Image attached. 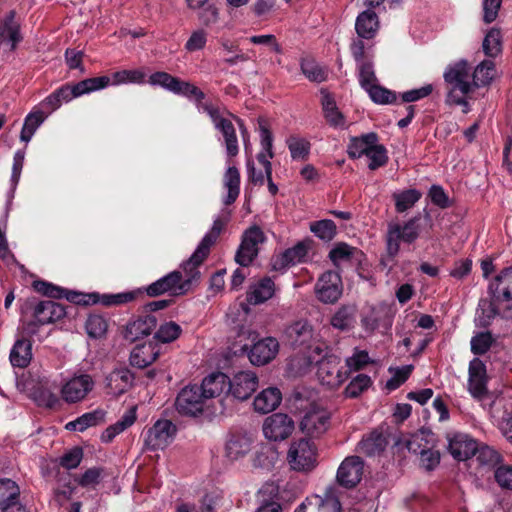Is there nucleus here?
<instances>
[{
    "label": "nucleus",
    "mask_w": 512,
    "mask_h": 512,
    "mask_svg": "<svg viewBox=\"0 0 512 512\" xmlns=\"http://www.w3.org/2000/svg\"><path fill=\"white\" fill-rule=\"evenodd\" d=\"M379 142V137L375 132H369L357 137H351L347 146V154L351 159L360 158L367 155L372 145Z\"/></svg>",
    "instance_id": "obj_32"
},
{
    "label": "nucleus",
    "mask_w": 512,
    "mask_h": 512,
    "mask_svg": "<svg viewBox=\"0 0 512 512\" xmlns=\"http://www.w3.org/2000/svg\"><path fill=\"white\" fill-rule=\"evenodd\" d=\"M448 450L454 459L464 461L476 455L478 442L470 435L455 432L447 435Z\"/></svg>",
    "instance_id": "obj_16"
},
{
    "label": "nucleus",
    "mask_w": 512,
    "mask_h": 512,
    "mask_svg": "<svg viewBox=\"0 0 512 512\" xmlns=\"http://www.w3.org/2000/svg\"><path fill=\"white\" fill-rule=\"evenodd\" d=\"M489 292L496 301L512 306V266L504 268L489 284Z\"/></svg>",
    "instance_id": "obj_22"
},
{
    "label": "nucleus",
    "mask_w": 512,
    "mask_h": 512,
    "mask_svg": "<svg viewBox=\"0 0 512 512\" xmlns=\"http://www.w3.org/2000/svg\"><path fill=\"white\" fill-rule=\"evenodd\" d=\"M356 309L354 306H342L332 317L331 324L340 330H348L355 323Z\"/></svg>",
    "instance_id": "obj_44"
},
{
    "label": "nucleus",
    "mask_w": 512,
    "mask_h": 512,
    "mask_svg": "<svg viewBox=\"0 0 512 512\" xmlns=\"http://www.w3.org/2000/svg\"><path fill=\"white\" fill-rule=\"evenodd\" d=\"M206 399L197 384L182 388L175 400V408L182 416L197 417L204 411Z\"/></svg>",
    "instance_id": "obj_7"
},
{
    "label": "nucleus",
    "mask_w": 512,
    "mask_h": 512,
    "mask_svg": "<svg viewBox=\"0 0 512 512\" xmlns=\"http://www.w3.org/2000/svg\"><path fill=\"white\" fill-rule=\"evenodd\" d=\"M488 375L485 363L475 357L469 363L468 390L476 399H483L487 393Z\"/></svg>",
    "instance_id": "obj_14"
},
{
    "label": "nucleus",
    "mask_w": 512,
    "mask_h": 512,
    "mask_svg": "<svg viewBox=\"0 0 512 512\" xmlns=\"http://www.w3.org/2000/svg\"><path fill=\"white\" fill-rule=\"evenodd\" d=\"M483 51L489 57H495L501 52L500 31L491 29L483 40Z\"/></svg>",
    "instance_id": "obj_55"
},
{
    "label": "nucleus",
    "mask_w": 512,
    "mask_h": 512,
    "mask_svg": "<svg viewBox=\"0 0 512 512\" xmlns=\"http://www.w3.org/2000/svg\"><path fill=\"white\" fill-rule=\"evenodd\" d=\"M33 287L37 292H39L49 298H53V299L65 298L66 291H67V289H65L63 287L56 286L52 283L42 281V280L34 281Z\"/></svg>",
    "instance_id": "obj_57"
},
{
    "label": "nucleus",
    "mask_w": 512,
    "mask_h": 512,
    "mask_svg": "<svg viewBox=\"0 0 512 512\" xmlns=\"http://www.w3.org/2000/svg\"><path fill=\"white\" fill-rule=\"evenodd\" d=\"M93 385L92 378L87 374L74 377L62 387V397L68 403H76L86 397Z\"/></svg>",
    "instance_id": "obj_18"
},
{
    "label": "nucleus",
    "mask_w": 512,
    "mask_h": 512,
    "mask_svg": "<svg viewBox=\"0 0 512 512\" xmlns=\"http://www.w3.org/2000/svg\"><path fill=\"white\" fill-rule=\"evenodd\" d=\"M361 322L365 330L370 332L380 328L388 330L392 325V314L383 304L372 306L363 315Z\"/></svg>",
    "instance_id": "obj_20"
},
{
    "label": "nucleus",
    "mask_w": 512,
    "mask_h": 512,
    "mask_svg": "<svg viewBox=\"0 0 512 512\" xmlns=\"http://www.w3.org/2000/svg\"><path fill=\"white\" fill-rule=\"evenodd\" d=\"M229 384V377L220 371L212 372L203 378L201 389L206 401L209 399L217 398L225 394L227 396Z\"/></svg>",
    "instance_id": "obj_24"
},
{
    "label": "nucleus",
    "mask_w": 512,
    "mask_h": 512,
    "mask_svg": "<svg viewBox=\"0 0 512 512\" xmlns=\"http://www.w3.org/2000/svg\"><path fill=\"white\" fill-rule=\"evenodd\" d=\"M176 432L177 427L171 420L160 419L146 432L144 447L150 451L164 449L172 442Z\"/></svg>",
    "instance_id": "obj_8"
},
{
    "label": "nucleus",
    "mask_w": 512,
    "mask_h": 512,
    "mask_svg": "<svg viewBox=\"0 0 512 512\" xmlns=\"http://www.w3.org/2000/svg\"><path fill=\"white\" fill-rule=\"evenodd\" d=\"M301 70L310 81L321 83L327 79V72L313 59H303Z\"/></svg>",
    "instance_id": "obj_49"
},
{
    "label": "nucleus",
    "mask_w": 512,
    "mask_h": 512,
    "mask_svg": "<svg viewBox=\"0 0 512 512\" xmlns=\"http://www.w3.org/2000/svg\"><path fill=\"white\" fill-rule=\"evenodd\" d=\"M372 385L370 376L359 373L346 386L344 394L348 398H357Z\"/></svg>",
    "instance_id": "obj_46"
},
{
    "label": "nucleus",
    "mask_w": 512,
    "mask_h": 512,
    "mask_svg": "<svg viewBox=\"0 0 512 512\" xmlns=\"http://www.w3.org/2000/svg\"><path fill=\"white\" fill-rule=\"evenodd\" d=\"M293 419L284 413H274L268 416L263 423L264 436L270 441L287 439L294 431Z\"/></svg>",
    "instance_id": "obj_11"
},
{
    "label": "nucleus",
    "mask_w": 512,
    "mask_h": 512,
    "mask_svg": "<svg viewBox=\"0 0 512 512\" xmlns=\"http://www.w3.org/2000/svg\"><path fill=\"white\" fill-rule=\"evenodd\" d=\"M322 94V108L326 120L333 126H340L344 124V117L338 110L333 96L325 89H321Z\"/></svg>",
    "instance_id": "obj_39"
},
{
    "label": "nucleus",
    "mask_w": 512,
    "mask_h": 512,
    "mask_svg": "<svg viewBox=\"0 0 512 512\" xmlns=\"http://www.w3.org/2000/svg\"><path fill=\"white\" fill-rule=\"evenodd\" d=\"M366 156L370 160L368 165L370 170H376L382 166H385L388 162L387 150L384 145L379 144L378 142L372 145V148L369 150Z\"/></svg>",
    "instance_id": "obj_54"
},
{
    "label": "nucleus",
    "mask_w": 512,
    "mask_h": 512,
    "mask_svg": "<svg viewBox=\"0 0 512 512\" xmlns=\"http://www.w3.org/2000/svg\"><path fill=\"white\" fill-rule=\"evenodd\" d=\"M497 484L506 490H512V465L500 464L494 471Z\"/></svg>",
    "instance_id": "obj_64"
},
{
    "label": "nucleus",
    "mask_w": 512,
    "mask_h": 512,
    "mask_svg": "<svg viewBox=\"0 0 512 512\" xmlns=\"http://www.w3.org/2000/svg\"><path fill=\"white\" fill-rule=\"evenodd\" d=\"M443 77L449 86L448 101L455 105H467L466 96L475 91L468 62L460 60L449 65Z\"/></svg>",
    "instance_id": "obj_3"
},
{
    "label": "nucleus",
    "mask_w": 512,
    "mask_h": 512,
    "mask_svg": "<svg viewBox=\"0 0 512 512\" xmlns=\"http://www.w3.org/2000/svg\"><path fill=\"white\" fill-rule=\"evenodd\" d=\"M258 376L252 371H240L229 378L227 396L239 401L249 399L258 387Z\"/></svg>",
    "instance_id": "obj_12"
},
{
    "label": "nucleus",
    "mask_w": 512,
    "mask_h": 512,
    "mask_svg": "<svg viewBox=\"0 0 512 512\" xmlns=\"http://www.w3.org/2000/svg\"><path fill=\"white\" fill-rule=\"evenodd\" d=\"M287 460L293 470L310 472L317 465V447L310 439L295 441L288 450Z\"/></svg>",
    "instance_id": "obj_4"
},
{
    "label": "nucleus",
    "mask_w": 512,
    "mask_h": 512,
    "mask_svg": "<svg viewBox=\"0 0 512 512\" xmlns=\"http://www.w3.org/2000/svg\"><path fill=\"white\" fill-rule=\"evenodd\" d=\"M209 253L207 251H202V253H198V247L192 254V256L183 264V270L186 276V279H182V283L185 284V290H188V287L196 282L200 278V271L198 267L204 262V260L208 257Z\"/></svg>",
    "instance_id": "obj_36"
},
{
    "label": "nucleus",
    "mask_w": 512,
    "mask_h": 512,
    "mask_svg": "<svg viewBox=\"0 0 512 512\" xmlns=\"http://www.w3.org/2000/svg\"><path fill=\"white\" fill-rule=\"evenodd\" d=\"M480 323L484 326L489 325L491 320L497 315L502 318L512 319V306L506 305L501 301H496L494 296L491 299H481L478 304Z\"/></svg>",
    "instance_id": "obj_19"
},
{
    "label": "nucleus",
    "mask_w": 512,
    "mask_h": 512,
    "mask_svg": "<svg viewBox=\"0 0 512 512\" xmlns=\"http://www.w3.org/2000/svg\"><path fill=\"white\" fill-rule=\"evenodd\" d=\"M312 512H341L342 506L335 486L326 488L323 496H312Z\"/></svg>",
    "instance_id": "obj_29"
},
{
    "label": "nucleus",
    "mask_w": 512,
    "mask_h": 512,
    "mask_svg": "<svg viewBox=\"0 0 512 512\" xmlns=\"http://www.w3.org/2000/svg\"><path fill=\"white\" fill-rule=\"evenodd\" d=\"M363 470L364 462L361 457L348 456L342 461L337 470V483L346 489H352L360 483Z\"/></svg>",
    "instance_id": "obj_13"
},
{
    "label": "nucleus",
    "mask_w": 512,
    "mask_h": 512,
    "mask_svg": "<svg viewBox=\"0 0 512 512\" xmlns=\"http://www.w3.org/2000/svg\"><path fill=\"white\" fill-rule=\"evenodd\" d=\"M369 354H353L346 359L345 365L340 366V357L337 354H324L316 359L317 375L321 382L331 388L342 385L352 372L363 369L369 362Z\"/></svg>",
    "instance_id": "obj_1"
},
{
    "label": "nucleus",
    "mask_w": 512,
    "mask_h": 512,
    "mask_svg": "<svg viewBox=\"0 0 512 512\" xmlns=\"http://www.w3.org/2000/svg\"><path fill=\"white\" fill-rule=\"evenodd\" d=\"M103 474L104 468L92 467L87 469L76 481L83 488L95 487L101 482Z\"/></svg>",
    "instance_id": "obj_59"
},
{
    "label": "nucleus",
    "mask_w": 512,
    "mask_h": 512,
    "mask_svg": "<svg viewBox=\"0 0 512 512\" xmlns=\"http://www.w3.org/2000/svg\"><path fill=\"white\" fill-rule=\"evenodd\" d=\"M315 293L319 301L325 304H333L342 295V280L335 271H326L315 284Z\"/></svg>",
    "instance_id": "obj_10"
},
{
    "label": "nucleus",
    "mask_w": 512,
    "mask_h": 512,
    "mask_svg": "<svg viewBox=\"0 0 512 512\" xmlns=\"http://www.w3.org/2000/svg\"><path fill=\"white\" fill-rule=\"evenodd\" d=\"M422 194L417 189H408L393 194L395 200V209L398 213H403L411 209L421 198Z\"/></svg>",
    "instance_id": "obj_42"
},
{
    "label": "nucleus",
    "mask_w": 512,
    "mask_h": 512,
    "mask_svg": "<svg viewBox=\"0 0 512 512\" xmlns=\"http://www.w3.org/2000/svg\"><path fill=\"white\" fill-rule=\"evenodd\" d=\"M85 328L89 337L101 339L106 335L108 323L103 316L93 314L87 318Z\"/></svg>",
    "instance_id": "obj_47"
},
{
    "label": "nucleus",
    "mask_w": 512,
    "mask_h": 512,
    "mask_svg": "<svg viewBox=\"0 0 512 512\" xmlns=\"http://www.w3.org/2000/svg\"><path fill=\"white\" fill-rule=\"evenodd\" d=\"M283 341L290 349L299 352H322L319 346L314 347L313 329L307 321L299 320L287 326Z\"/></svg>",
    "instance_id": "obj_5"
},
{
    "label": "nucleus",
    "mask_w": 512,
    "mask_h": 512,
    "mask_svg": "<svg viewBox=\"0 0 512 512\" xmlns=\"http://www.w3.org/2000/svg\"><path fill=\"white\" fill-rule=\"evenodd\" d=\"M106 412L102 409H96L84 413L76 418V424H79L78 431L83 432L89 427L97 426L105 421Z\"/></svg>",
    "instance_id": "obj_51"
},
{
    "label": "nucleus",
    "mask_w": 512,
    "mask_h": 512,
    "mask_svg": "<svg viewBox=\"0 0 512 512\" xmlns=\"http://www.w3.org/2000/svg\"><path fill=\"white\" fill-rule=\"evenodd\" d=\"M21 25L17 19L15 10H10L3 18L0 19V41L10 44L13 51L22 41Z\"/></svg>",
    "instance_id": "obj_21"
},
{
    "label": "nucleus",
    "mask_w": 512,
    "mask_h": 512,
    "mask_svg": "<svg viewBox=\"0 0 512 512\" xmlns=\"http://www.w3.org/2000/svg\"><path fill=\"white\" fill-rule=\"evenodd\" d=\"M274 294V281L270 277H264L250 285L246 294V300L251 305H259L271 299Z\"/></svg>",
    "instance_id": "obj_27"
},
{
    "label": "nucleus",
    "mask_w": 512,
    "mask_h": 512,
    "mask_svg": "<svg viewBox=\"0 0 512 512\" xmlns=\"http://www.w3.org/2000/svg\"><path fill=\"white\" fill-rule=\"evenodd\" d=\"M224 186L227 188L228 193L224 199L225 205L233 204L240 193V173L235 167H229L224 174Z\"/></svg>",
    "instance_id": "obj_38"
},
{
    "label": "nucleus",
    "mask_w": 512,
    "mask_h": 512,
    "mask_svg": "<svg viewBox=\"0 0 512 512\" xmlns=\"http://www.w3.org/2000/svg\"><path fill=\"white\" fill-rule=\"evenodd\" d=\"M264 240V233L258 226L247 229L235 255L236 263L243 267L249 266L258 255V245L263 243Z\"/></svg>",
    "instance_id": "obj_9"
},
{
    "label": "nucleus",
    "mask_w": 512,
    "mask_h": 512,
    "mask_svg": "<svg viewBox=\"0 0 512 512\" xmlns=\"http://www.w3.org/2000/svg\"><path fill=\"white\" fill-rule=\"evenodd\" d=\"M139 292L130 291L118 294L99 295V303L104 306H115L132 302Z\"/></svg>",
    "instance_id": "obj_60"
},
{
    "label": "nucleus",
    "mask_w": 512,
    "mask_h": 512,
    "mask_svg": "<svg viewBox=\"0 0 512 512\" xmlns=\"http://www.w3.org/2000/svg\"><path fill=\"white\" fill-rule=\"evenodd\" d=\"M281 400V391L276 387H269L255 397L253 402L254 409L262 414H267L275 410L281 403Z\"/></svg>",
    "instance_id": "obj_31"
},
{
    "label": "nucleus",
    "mask_w": 512,
    "mask_h": 512,
    "mask_svg": "<svg viewBox=\"0 0 512 512\" xmlns=\"http://www.w3.org/2000/svg\"><path fill=\"white\" fill-rule=\"evenodd\" d=\"M427 225L432 227L431 216L427 211L416 214L403 225L389 223L385 234L387 258L393 261L400 251L401 241L406 244L414 243Z\"/></svg>",
    "instance_id": "obj_2"
},
{
    "label": "nucleus",
    "mask_w": 512,
    "mask_h": 512,
    "mask_svg": "<svg viewBox=\"0 0 512 512\" xmlns=\"http://www.w3.org/2000/svg\"><path fill=\"white\" fill-rule=\"evenodd\" d=\"M111 83V78L109 76H100L94 78H87L78 83H76V90L78 94L81 96L86 93H90L93 91H97L99 89H103L107 87Z\"/></svg>",
    "instance_id": "obj_50"
},
{
    "label": "nucleus",
    "mask_w": 512,
    "mask_h": 512,
    "mask_svg": "<svg viewBox=\"0 0 512 512\" xmlns=\"http://www.w3.org/2000/svg\"><path fill=\"white\" fill-rule=\"evenodd\" d=\"M19 495V487L13 480H0V509L3 512H27L25 507L18 503Z\"/></svg>",
    "instance_id": "obj_23"
},
{
    "label": "nucleus",
    "mask_w": 512,
    "mask_h": 512,
    "mask_svg": "<svg viewBox=\"0 0 512 512\" xmlns=\"http://www.w3.org/2000/svg\"><path fill=\"white\" fill-rule=\"evenodd\" d=\"M307 247L304 243L299 242L295 246L286 249L281 254L272 259V268L275 271H282L290 266L300 263L307 256Z\"/></svg>",
    "instance_id": "obj_26"
},
{
    "label": "nucleus",
    "mask_w": 512,
    "mask_h": 512,
    "mask_svg": "<svg viewBox=\"0 0 512 512\" xmlns=\"http://www.w3.org/2000/svg\"><path fill=\"white\" fill-rule=\"evenodd\" d=\"M358 70L359 83L364 90L377 83V77L375 75L373 63L371 61L358 63Z\"/></svg>",
    "instance_id": "obj_62"
},
{
    "label": "nucleus",
    "mask_w": 512,
    "mask_h": 512,
    "mask_svg": "<svg viewBox=\"0 0 512 512\" xmlns=\"http://www.w3.org/2000/svg\"><path fill=\"white\" fill-rule=\"evenodd\" d=\"M181 327L175 322L162 324L154 335V338L161 343H170L175 341L181 334Z\"/></svg>",
    "instance_id": "obj_52"
},
{
    "label": "nucleus",
    "mask_w": 512,
    "mask_h": 512,
    "mask_svg": "<svg viewBox=\"0 0 512 512\" xmlns=\"http://www.w3.org/2000/svg\"><path fill=\"white\" fill-rule=\"evenodd\" d=\"M67 308L52 300L37 301L35 298H29L25 301L22 310L23 312L31 310L34 323L42 326L63 319L67 315Z\"/></svg>",
    "instance_id": "obj_6"
},
{
    "label": "nucleus",
    "mask_w": 512,
    "mask_h": 512,
    "mask_svg": "<svg viewBox=\"0 0 512 512\" xmlns=\"http://www.w3.org/2000/svg\"><path fill=\"white\" fill-rule=\"evenodd\" d=\"M249 343H245L240 352H278L279 342L274 337L260 338L259 334L251 331L248 334Z\"/></svg>",
    "instance_id": "obj_33"
},
{
    "label": "nucleus",
    "mask_w": 512,
    "mask_h": 512,
    "mask_svg": "<svg viewBox=\"0 0 512 512\" xmlns=\"http://www.w3.org/2000/svg\"><path fill=\"white\" fill-rule=\"evenodd\" d=\"M414 370L412 364L404 365L402 367H389L388 371L392 377L386 382L385 388L388 391H394L403 385L410 377Z\"/></svg>",
    "instance_id": "obj_43"
},
{
    "label": "nucleus",
    "mask_w": 512,
    "mask_h": 512,
    "mask_svg": "<svg viewBox=\"0 0 512 512\" xmlns=\"http://www.w3.org/2000/svg\"><path fill=\"white\" fill-rule=\"evenodd\" d=\"M145 79V73L141 70H122L112 74V83H143Z\"/></svg>",
    "instance_id": "obj_61"
},
{
    "label": "nucleus",
    "mask_w": 512,
    "mask_h": 512,
    "mask_svg": "<svg viewBox=\"0 0 512 512\" xmlns=\"http://www.w3.org/2000/svg\"><path fill=\"white\" fill-rule=\"evenodd\" d=\"M329 419L325 413H306L300 422V429L311 438L319 437L328 429Z\"/></svg>",
    "instance_id": "obj_28"
},
{
    "label": "nucleus",
    "mask_w": 512,
    "mask_h": 512,
    "mask_svg": "<svg viewBox=\"0 0 512 512\" xmlns=\"http://www.w3.org/2000/svg\"><path fill=\"white\" fill-rule=\"evenodd\" d=\"M46 117L47 114L42 110H36L29 113L25 118L24 125L20 133V139L26 143L29 142L37 128L44 122Z\"/></svg>",
    "instance_id": "obj_41"
},
{
    "label": "nucleus",
    "mask_w": 512,
    "mask_h": 512,
    "mask_svg": "<svg viewBox=\"0 0 512 512\" xmlns=\"http://www.w3.org/2000/svg\"><path fill=\"white\" fill-rule=\"evenodd\" d=\"M371 100L377 104H392L397 100L395 92L378 85L377 83L365 89Z\"/></svg>",
    "instance_id": "obj_48"
},
{
    "label": "nucleus",
    "mask_w": 512,
    "mask_h": 512,
    "mask_svg": "<svg viewBox=\"0 0 512 512\" xmlns=\"http://www.w3.org/2000/svg\"><path fill=\"white\" fill-rule=\"evenodd\" d=\"M229 220V211H223L222 214L214 220L211 229L202 238L201 242L198 245V253H202V251L204 250L210 253L211 247L216 243L217 239L219 238L220 234L224 230Z\"/></svg>",
    "instance_id": "obj_34"
},
{
    "label": "nucleus",
    "mask_w": 512,
    "mask_h": 512,
    "mask_svg": "<svg viewBox=\"0 0 512 512\" xmlns=\"http://www.w3.org/2000/svg\"><path fill=\"white\" fill-rule=\"evenodd\" d=\"M495 74V64L491 60H484L476 66L472 73L475 90L481 86L490 84Z\"/></svg>",
    "instance_id": "obj_40"
},
{
    "label": "nucleus",
    "mask_w": 512,
    "mask_h": 512,
    "mask_svg": "<svg viewBox=\"0 0 512 512\" xmlns=\"http://www.w3.org/2000/svg\"><path fill=\"white\" fill-rule=\"evenodd\" d=\"M310 230L316 237L326 242L331 241L337 233L336 224L330 219L312 222L310 224Z\"/></svg>",
    "instance_id": "obj_45"
},
{
    "label": "nucleus",
    "mask_w": 512,
    "mask_h": 512,
    "mask_svg": "<svg viewBox=\"0 0 512 512\" xmlns=\"http://www.w3.org/2000/svg\"><path fill=\"white\" fill-rule=\"evenodd\" d=\"M173 93L188 98L193 97L196 101L197 106L205 99V93L201 89H199L197 86L190 82L181 80L180 78Z\"/></svg>",
    "instance_id": "obj_53"
},
{
    "label": "nucleus",
    "mask_w": 512,
    "mask_h": 512,
    "mask_svg": "<svg viewBox=\"0 0 512 512\" xmlns=\"http://www.w3.org/2000/svg\"><path fill=\"white\" fill-rule=\"evenodd\" d=\"M53 388L54 384L46 377H43L31 386V398L40 407L57 409L61 406V400L58 395L52 391Z\"/></svg>",
    "instance_id": "obj_17"
},
{
    "label": "nucleus",
    "mask_w": 512,
    "mask_h": 512,
    "mask_svg": "<svg viewBox=\"0 0 512 512\" xmlns=\"http://www.w3.org/2000/svg\"><path fill=\"white\" fill-rule=\"evenodd\" d=\"M178 77L172 76L171 74L163 71H158L150 75L149 83L151 85L161 86L171 92L174 91L176 85L178 84Z\"/></svg>",
    "instance_id": "obj_63"
},
{
    "label": "nucleus",
    "mask_w": 512,
    "mask_h": 512,
    "mask_svg": "<svg viewBox=\"0 0 512 512\" xmlns=\"http://www.w3.org/2000/svg\"><path fill=\"white\" fill-rule=\"evenodd\" d=\"M157 325V319L152 314L139 316L137 319L129 322L125 330V339L135 342L151 334Z\"/></svg>",
    "instance_id": "obj_25"
},
{
    "label": "nucleus",
    "mask_w": 512,
    "mask_h": 512,
    "mask_svg": "<svg viewBox=\"0 0 512 512\" xmlns=\"http://www.w3.org/2000/svg\"><path fill=\"white\" fill-rule=\"evenodd\" d=\"M387 440L382 433L372 432L368 437L363 438L359 444V451L367 456H375L385 450Z\"/></svg>",
    "instance_id": "obj_37"
},
{
    "label": "nucleus",
    "mask_w": 512,
    "mask_h": 512,
    "mask_svg": "<svg viewBox=\"0 0 512 512\" xmlns=\"http://www.w3.org/2000/svg\"><path fill=\"white\" fill-rule=\"evenodd\" d=\"M150 297H158L165 293L178 296L186 293L185 284L182 283V273L180 271H172L157 281L148 285L145 289Z\"/></svg>",
    "instance_id": "obj_15"
},
{
    "label": "nucleus",
    "mask_w": 512,
    "mask_h": 512,
    "mask_svg": "<svg viewBox=\"0 0 512 512\" xmlns=\"http://www.w3.org/2000/svg\"><path fill=\"white\" fill-rule=\"evenodd\" d=\"M288 148L293 159H307L310 151V143L305 139L290 137L287 140Z\"/></svg>",
    "instance_id": "obj_58"
},
{
    "label": "nucleus",
    "mask_w": 512,
    "mask_h": 512,
    "mask_svg": "<svg viewBox=\"0 0 512 512\" xmlns=\"http://www.w3.org/2000/svg\"><path fill=\"white\" fill-rule=\"evenodd\" d=\"M33 287L37 292H39L49 298H53V299L65 298L66 291H67V289H65L63 287L56 286L52 283L42 281V280L34 281Z\"/></svg>",
    "instance_id": "obj_56"
},
{
    "label": "nucleus",
    "mask_w": 512,
    "mask_h": 512,
    "mask_svg": "<svg viewBox=\"0 0 512 512\" xmlns=\"http://www.w3.org/2000/svg\"><path fill=\"white\" fill-rule=\"evenodd\" d=\"M316 361L312 354H291L287 359L286 373L289 377H298L307 373Z\"/></svg>",
    "instance_id": "obj_35"
},
{
    "label": "nucleus",
    "mask_w": 512,
    "mask_h": 512,
    "mask_svg": "<svg viewBox=\"0 0 512 512\" xmlns=\"http://www.w3.org/2000/svg\"><path fill=\"white\" fill-rule=\"evenodd\" d=\"M378 29L379 18L373 10L367 9L357 16L355 30L360 38L372 39L375 37Z\"/></svg>",
    "instance_id": "obj_30"
}]
</instances>
